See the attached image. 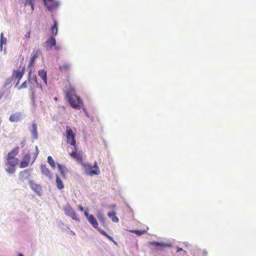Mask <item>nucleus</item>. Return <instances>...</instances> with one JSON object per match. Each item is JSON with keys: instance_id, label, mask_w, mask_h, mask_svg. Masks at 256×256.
<instances>
[{"instance_id": "obj_1", "label": "nucleus", "mask_w": 256, "mask_h": 256, "mask_svg": "<svg viewBox=\"0 0 256 256\" xmlns=\"http://www.w3.org/2000/svg\"><path fill=\"white\" fill-rule=\"evenodd\" d=\"M66 99L70 106L74 109L80 110L83 106L84 104L82 100L76 94L74 89L72 87H70L66 90Z\"/></svg>"}, {"instance_id": "obj_2", "label": "nucleus", "mask_w": 256, "mask_h": 256, "mask_svg": "<svg viewBox=\"0 0 256 256\" xmlns=\"http://www.w3.org/2000/svg\"><path fill=\"white\" fill-rule=\"evenodd\" d=\"M82 166L84 168L85 174L86 175L92 176L94 175H98L100 174V170L96 162L92 166L90 163H82Z\"/></svg>"}, {"instance_id": "obj_3", "label": "nucleus", "mask_w": 256, "mask_h": 256, "mask_svg": "<svg viewBox=\"0 0 256 256\" xmlns=\"http://www.w3.org/2000/svg\"><path fill=\"white\" fill-rule=\"evenodd\" d=\"M66 136L67 142L70 146H74V150H76L77 146L76 144V134L74 133L72 130L68 126H66Z\"/></svg>"}, {"instance_id": "obj_4", "label": "nucleus", "mask_w": 256, "mask_h": 256, "mask_svg": "<svg viewBox=\"0 0 256 256\" xmlns=\"http://www.w3.org/2000/svg\"><path fill=\"white\" fill-rule=\"evenodd\" d=\"M84 216L86 218L89 223L95 228L98 231V224L94 216L92 214H90L88 210H85L84 212Z\"/></svg>"}, {"instance_id": "obj_5", "label": "nucleus", "mask_w": 256, "mask_h": 256, "mask_svg": "<svg viewBox=\"0 0 256 256\" xmlns=\"http://www.w3.org/2000/svg\"><path fill=\"white\" fill-rule=\"evenodd\" d=\"M64 214L66 216H70L74 220L80 222V219L76 216V212L69 204H67L64 206Z\"/></svg>"}, {"instance_id": "obj_6", "label": "nucleus", "mask_w": 256, "mask_h": 256, "mask_svg": "<svg viewBox=\"0 0 256 256\" xmlns=\"http://www.w3.org/2000/svg\"><path fill=\"white\" fill-rule=\"evenodd\" d=\"M26 117L25 114L22 112H18L12 114L9 120L12 122H18L23 120Z\"/></svg>"}, {"instance_id": "obj_7", "label": "nucleus", "mask_w": 256, "mask_h": 256, "mask_svg": "<svg viewBox=\"0 0 256 256\" xmlns=\"http://www.w3.org/2000/svg\"><path fill=\"white\" fill-rule=\"evenodd\" d=\"M44 6L50 11L52 10L53 9L57 8L59 5V2L56 0H42Z\"/></svg>"}, {"instance_id": "obj_8", "label": "nucleus", "mask_w": 256, "mask_h": 256, "mask_svg": "<svg viewBox=\"0 0 256 256\" xmlns=\"http://www.w3.org/2000/svg\"><path fill=\"white\" fill-rule=\"evenodd\" d=\"M40 51L38 50H34L30 54V60L28 62V68L30 70V68L34 64L36 58L40 55Z\"/></svg>"}, {"instance_id": "obj_9", "label": "nucleus", "mask_w": 256, "mask_h": 256, "mask_svg": "<svg viewBox=\"0 0 256 256\" xmlns=\"http://www.w3.org/2000/svg\"><path fill=\"white\" fill-rule=\"evenodd\" d=\"M28 184L30 188L34 190L39 196L42 194V187L40 184H36L32 180H30Z\"/></svg>"}, {"instance_id": "obj_10", "label": "nucleus", "mask_w": 256, "mask_h": 256, "mask_svg": "<svg viewBox=\"0 0 256 256\" xmlns=\"http://www.w3.org/2000/svg\"><path fill=\"white\" fill-rule=\"evenodd\" d=\"M150 244L154 246L158 250H162L164 248L168 247L170 248L172 246V244H166L163 242H158L156 241L150 242Z\"/></svg>"}, {"instance_id": "obj_11", "label": "nucleus", "mask_w": 256, "mask_h": 256, "mask_svg": "<svg viewBox=\"0 0 256 256\" xmlns=\"http://www.w3.org/2000/svg\"><path fill=\"white\" fill-rule=\"evenodd\" d=\"M25 72V66H24L21 70H14L13 74H12L14 80L18 79L20 80L22 78Z\"/></svg>"}, {"instance_id": "obj_12", "label": "nucleus", "mask_w": 256, "mask_h": 256, "mask_svg": "<svg viewBox=\"0 0 256 256\" xmlns=\"http://www.w3.org/2000/svg\"><path fill=\"white\" fill-rule=\"evenodd\" d=\"M30 153L26 154L20 162V168H24L28 166L30 162Z\"/></svg>"}, {"instance_id": "obj_13", "label": "nucleus", "mask_w": 256, "mask_h": 256, "mask_svg": "<svg viewBox=\"0 0 256 256\" xmlns=\"http://www.w3.org/2000/svg\"><path fill=\"white\" fill-rule=\"evenodd\" d=\"M32 138L34 140L38 138V133L37 131V124L35 121H33L32 124V129L30 130Z\"/></svg>"}, {"instance_id": "obj_14", "label": "nucleus", "mask_w": 256, "mask_h": 256, "mask_svg": "<svg viewBox=\"0 0 256 256\" xmlns=\"http://www.w3.org/2000/svg\"><path fill=\"white\" fill-rule=\"evenodd\" d=\"M40 170L42 174L45 175L47 176L50 180H51L52 178V174L50 172L49 170L46 168V164H41L40 166Z\"/></svg>"}, {"instance_id": "obj_15", "label": "nucleus", "mask_w": 256, "mask_h": 256, "mask_svg": "<svg viewBox=\"0 0 256 256\" xmlns=\"http://www.w3.org/2000/svg\"><path fill=\"white\" fill-rule=\"evenodd\" d=\"M30 174V172L28 170H24L20 172L19 174V178L22 181L24 182L28 179Z\"/></svg>"}, {"instance_id": "obj_16", "label": "nucleus", "mask_w": 256, "mask_h": 256, "mask_svg": "<svg viewBox=\"0 0 256 256\" xmlns=\"http://www.w3.org/2000/svg\"><path fill=\"white\" fill-rule=\"evenodd\" d=\"M57 166L58 170L60 172L62 176L64 178H66V173L68 170L65 166L62 164L57 163Z\"/></svg>"}, {"instance_id": "obj_17", "label": "nucleus", "mask_w": 256, "mask_h": 256, "mask_svg": "<svg viewBox=\"0 0 256 256\" xmlns=\"http://www.w3.org/2000/svg\"><path fill=\"white\" fill-rule=\"evenodd\" d=\"M32 69L29 70L28 74V80L24 81L21 85L18 88V90H21L22 88H27L28 84L31 83V80H30V76H32Z\"/></svg>"}, {"instance_id": "obj_18", "label": "nucleus", "mask_w": 256, "mask_h": 256, "mask_svg": "<svg viewBox=\"0 0 256 256\" xmlns=\"http://www.w3.org/2000/svg\"><path fill=\"white\" fill-rule=\"evenodd\" d=\"M75 150L72 151L70 153V155L73 158L78 160H82V156L80 152H77V150Z\"/></svg>"}, {"instance_id": "obj_19", "label": "nucleus", "mask_w": 256, "mask_h": 256, "mask_svg": "<svg viewBox=\"0 0 256 256\" xmlns=\"http://www.w3.org/2000/svg\"><path fill=\"white\" fill-rule=\"evenodd\" d=\"M53 25L50 28V30L52 34V36H56L58 32V23L54 19H53Z\"/></svg>"}, {"instance_id": "obj_20", "label": "nucleus", "mask_w": 256, "mask_h": 256, "mask_svg": "<svg viewBox=\"0 0 256 256\" xmlns=\"http://www.w3.org/2000/svg\"><path fill=\"white\" fill-rule=\"evenodd\" d=\"M38 74L46 84H47V72L44 70H40L38 72Z\"/></svg>"}, {"instance_id": "obj_21", "label": "nucleus", "mask_w": 256, "mask_h": 256, "mask_svg": "<svg viewBox=\"0 0 256 256\" xmlns=\"http://www.w3.org/2000/svg\"><path fill=\"white\" fill-rule=\"evenodd\" d=\"M96 217L99 222L102 224L104 226H107L104 214L102 213L98 212L96 214Z\"/></svg>"}, {"instance_id": "obj_22", "label": "nucleus", "mask_w": 256, "mask_h": 256, "mask_svg": "<svg viewBox=\"0 0 256 256\" xmlns=\"http://www.w3.org/2000/svg\"><path fill=\"white\" fill-rule=\"evenodd\" d=\"M46 43L47 44L52 48L56 45V40L54 36H51L46 42Z\"/></svg>"}, {"instance_id": "obj_23", "label": "nucleus", "mask_w": 256, "mask_h": 256, "mask_svg": "<svg viewBox=\"0 0 256 256\" xmlns=\"http://www.w3.org/2000/svg\"><path fill=\"white\" fill-rule=\"evenodd\" d=\"M18 162V159L15 158L7 156V164L10 166H16Z\"/></svg>"}, {"instance_id": "obj_24", "label": "nucleus", "mask_w": 256, "mask_h": 256, "mask_svg": "<svg viewBox=\"0 0 256 256\" xmlns=\"http://www.w3.org/2000/svg\"><path fill=\"white\" fill-rule=\"evenodd\" d=\"M107 215L110 218H111L113 222H118L119 219L117 216H116V212L115 211L108 212Z\"/></svg>"}, {"instance_id": "obj_25", "label": "nucleus", "mask_w": 256, "mask_h": 256, "mask_svg": "<svg viewBox=\"0 0 256 256\" xmlns=\"http://www.w3.org/2000/svg\"><path fill=\"white\" fill-rule=\"evenodd\" d=\"M56 183L58 190H60L64 188V185L63 182L58 175L56 176Z\"/></svg>"}, {"instance_id": "obj_26", "label": "nucleus", "mask_w": 256, "mask_h": 256, "mask_svg": "<svg viewBox=\"0 0 256 256\" xmlns=\"http://www.w3.org/2000/svg\"><path fill=\"white\" fill-rule=\"evenodd\" d=\"M98 232L103 236H106L114 244H116V242L114 240L113 238L110 236L102 228H98Z\"/></svg>"}, {"instance_id": "obj_27", "label": "nucleus", "mask_w": 256, "mask_h": 256, "mask_svg": "<svg viewBox=\"0 0 256 256\" xmlns=\"http://www.w3.org/2000/svg\"><path fill=\"white\" fill-rule=\"evenodd\" d=\"M35 0H22V2L24 4L25 6H30L32 10H34V2Z\"/></svg>"}, {"instance_id": "obj_28", "label": "nucleus", "mask_w": 256, "mask_h": 256, "mask_svg": "<svg viewBox=\"0 0 256 256\" xmlns=\"http://www.w3.org/2000/svg\"><path fill=\"white\" fill-rule=\"evenodd\" d=\"M18 148H14L12 150L8 153L7 156H8L9 158H14V156L18 154Z\"/></svg>"}, {"instance_id": "obj_29", "label": "nucleus", "mask_w": 256, "mask_h": 256, "mask_svg": "<svg viewBox=\"0 0 256 256\" xmlns=\"http://www.w3.org/2000/svg\"><path fill=\"white\" fill-rule=\"evenodd\" d=\"M47 159H48L47 162L48 163V164L51 166V167L52 168H55L56 162L54 161V160H53L51 156H48Z\"/></svg>"}, {"instance_id": "obj_30", "label": "nucleus", "mask_w": 256, "mask_h": 256, "mask_svg": "<svg viewBox=\"0 0 256 256\" xmlns=\"http://www.w3.org/2000/svg\"><path fill=\"white\" fill-rule=\"evenodd\" d=\"M30 86V93H31V100H32V106L35 108L36 107V103H35V99H34V91L32 88V86Z\"/></svg>"}, {"instance_id": "obj_31", "label": "nucleus", "mask_w": 256, "mask_h": 256, "mask_svg": "<svg viewBox=\"0 0 256 256\" xmlns=\"http://www.w3.org/2000/svg\"><path fill=\"white\" fill-rule=\"evenodd\" d=\"M6 170L10 174H12L15 172L16 168L15 166H10L6 168Z\"/></svg>"}, {"instance_id": "obj_32", "label": "nucleus", "mask_w": 256, "mask_h": 256, "mask_svg": "<svg viewBox=\"0 0 256 256\" xmlns=\"http://www.w3.org/2000/svg\"><path fill=\"white\" fill-rule=\"evenodd\" d=\"M14 80V78L12 76L10 77L9 78H7L5 82H4V86H8Z\"/></svg>"}, {"instance_id": "obj_33", "label": "nucleus", "mask_w": 256, "mask_h": 256, "mask_svg": "<svg viewBox=\"0 0 256 256\" xmlns=\"http://www.w3.org/2000/svg\"><path fill=\"white\" fill-rule=\"evenodd\" d=\"M132 232L133 233H134V234H136L138 236H142V234H144L146 232V230H133L132 231Z\"/></svg>"}, {"instance_id": "obj_34", "label": "nucleus", "mask_w": 256, "mask_h": 256, "mask_svg": "<svg viewBox=\"0 0 256 256\" xmlns=\"http://www.w3.org/2000/svg\"><path fill=\"white\" fill-rule=\"evenodd\" d=\"M6 42V38L4 36V34L2 32L0 34V45L5 44Z\"/></svg>"}, {"instance_id": "obj_35", "label": "nucleus", "mask_w": 256, "mask_h": 256, "mask_svg": "<svg viewBox=\"0 0 256 256\" xmlns=\"http://www.w3.org/2000/svg\"><path fill=\"white\" fill-rule=\"evenodd\" d=\"M30 80H31V83H32V81L36 83V84L38 85V80H37V78L36 76V75H34V78H30Z\"/></svg>"}, {"instance_id": "obj_36", "label": "nucleus", "mask_w": 256, "mask_h": 256, "mask_svg": "<svg viewBox=\"0 0 256 256\" xmlns=\"http://www.w3.org/2000/svg\"><path fill=\"white\" fill-rule=\"evenodd\" d=\"M70 67V65L68 64H64L62 66H60V69H64V70H68Z\"/></svg>"}, {"instance_id": "obj_37", "label": "nucleus", "mask_w": 256, "mask_h": 256, "mask_svg": "<svg viewBox=\"0 0 256 256\" xmlns=\"http://www.w3.org/2000/svg\"><path fill=\"white\" fill-rule=\"evenodd\" d=\"M82 110L84 111V113L85 114L86 116L90 117L88 113V112L85 108H82Z\"/></svg>"}, {"instance_id": "obj_38", "label": "nucleus", "mask_w": 256, "mask_h": 256, "mask_svg": "<svg viewBox=\"0 0 256 256\" xmlns=\"http://www.w3.org/2000/svg\"><path fill=\"white\" fill-rule=\"evenodd\" d=\"M78 209L80 212H83V211L84 212V208H83V206L82 205H78Z\"/></svg>"}, {"instance_id": "obj_39", "label": "nucleus", "mask_w": 256, "mask_h": 256, "mask_svg": "<svg viewBox=\"0 0 256 256\" xmlns=\"http://www.w3.org/2000/svg\"><path fill=\"white\" fill-rule=\"evenodd\" d=\"M25 143H26V140H24L21 142H20V145H21V146L22 147H23L25 145Z\"/></svg>"}, {"instance_id": "obj_40", "label": "nucleus", "mask_w": 256, "mask_h": 256, "mask_svg": "<svg viewBox=\"0 0 256 256\" xmlns=\"http://www.w3.org/2000/svg\"><path fill=\"white\" fill-rule=\"evenodd\" d=\"M35 148H36V152H35V153L36 154H38V153H39V150L38 149V147L37 146H36Z\"/></svg>"}, {"instance_id": "obj_41", "label": "nucleus", "mask_w": 256, "mask_h": 256, "mask_svg": "<svg viewBox=\"0 0 256 256\" xmlns=\"http://www.w3.org/2000/svg\"><path fill=\"white\" fill-rule=\"evenodd\" d=\"M38 155V154H36V153L34 154V160H33L32 163H33L35 161L36 159V157H37Z\"/></svg>"}, {"instance_id": "obj_42", "label": "nucleus", "mask_w": 256, "mask_h": 256, "mask_svg": "<svg viewBox=\"0 0 256 256\" xmlns=\"http://www.w3.org/2000/svg\"><path fill=\"white\" fill-rule=\"evenodd\" d=\"M4 92H0V100L2 98V96H4Z\"/></svg>"}, {"instance_id": "obj_43", "label": "nucleus", "mask_w": 256, "mask_h": 256, "mask_svg": "<svg viewBox=\"0 0 256 256\" xmlns=\"http://www.w3.org/2000/svg\"><path fill=\"white\" fill-rule=\"evenodd\" d=\"M182 248H178V250H177V252H179L182 251Z\"/></svg>"}, {"instance_id": "obj_44", "label": "nucleus", "mask_w": 256, "mask_h": 256, "mask_svg": "<svg viewBox=\"0 0 256 256\" xmlns=\"http://www.w3.org/2000/svg\"><path fill=\"white\" fill-rule=\"evenodd\" d=\"M20 81V80H18H18L16 84V86L18 84Z\"/></svg>"}, {"instance_id": "obj_45", "label": "nucleus", "mask_w": 256, "mask_h": 256, "mask_svg": "<svg viewBox=\"0 0 256 256\" xmlns=\"http://www.w3.org/2000/svg\"><path fill=\"white\" fill-rule=\"evenodd\" d=\"M3 45L4 44H2V45H0V50L2 51V48H3Z\"/></svg>"}, {"instance_id": "obj_46", "label": "nucleus", "mask_w": 256, "mask_h": 256, "mask_svg": "<svg viewBox=\"0 0 256 256\" xmlns=\"http://www.w3.org/2000/svg\"><path fill=\"white\" fill-rule=\"evenodd\" d=\"M116 206V204H112V206H110V207L112 208H115Z\"/></svg>"}, {"instance_id": "obj_47", "label": "nucleus", "mask_w": 256, "mask_h": 256, "mask_svg": "<svg viewBox=\"0 0 256 256\" xmlns=\"http://www.w3.org/2000/svg\"><path fill=\"white\" fill-rule=\"evenodd\" d=\"M18 256H24V255L21 253H19L18 254Z\"/></svg>"}, {"instance_id": "obj_48", "label": "nucleus", "mask_w": 256, "mask_h": 256, "mask_svg": "<svg viewBox=\"0 0 256 256\" xmlns=\"http://www.w3.org/2000/svg\"><path fill=\"white\" fill-rule=\"evenodd\" d=\"M203 254H207V252L204 250V252H203Z\"/></svg>"}, {"instance_id": "obj_49", "label": "nucleus", "mask_w": 256, "mask_h": 256, "mask_svg": "<svg viewBox=\"0 0 256 256\" xmlns=\"http://www.w3.org/2000/svg\"><path fill=\"white\" fill-rule=\"evenodd\" d=\"M54 100H57L58 98H57L56 97H55V98H54Z\"/></svg>"}, {"instance_id": "obj_50", "label": "nucleus", "mask_w": 256, "mask_h": 256, "mask_svg": "<svg viewBox=\"0 0 256 256\" xmlns=\"http://www.w3.org/2000/svg\"><path fill=\"white\" fill-rule=\"evenodd\" d=\"M72 234L73 235H74V234H75V233H74V232H72Z\"/></svg>"}, {"instance_id": "obj_51", "label": "nucleus", "mask_w": 256, "mask_h": 256, "mask_svg": "<svg viewBox=\"0 0 256 256\" xmlns=\"http://www.w3.org/2000/svg\"><path fill=\"white\" fill-rule=\"evenodd\" d=\"M22 61H23V60H22V62H20V63H21V64H22ZM21 64H20V65H21Z\"/></svg>"}]
</instances>
